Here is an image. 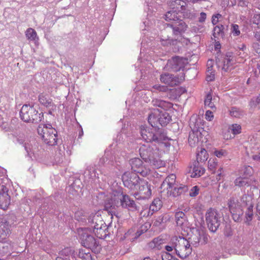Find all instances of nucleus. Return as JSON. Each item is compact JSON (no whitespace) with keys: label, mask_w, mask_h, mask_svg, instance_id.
I'll return each mask as SVG.
<instances>
[{"label":"nucleus","mask_w":260,"mask_h":260,"mask_svg":"<svg viewBox=\"0 0 260 260\" xmlns=\"http://www.w3.org/2000/svg\"><path fill=\"white\" fill-rule=\"evenodd\" d=\"M152 103L153 106L161 108L164 111H160L158 109H153L148 117L149 123L152 127L156 128H159V125H167L171 121V117L166 111L172 108L173 104L170 102L157 99H153Z\"/></svg>","instance_id":"nucleus-1"},{"label":"nucleus","mask_w":260,"mask_h":260,"mask_svg":"<svg viewBox=\"0 0 260 260\" xmlns=\"http://www.w3.org/2000/svg\"><path fill=\"white\" fill-rule=\"evenodd\" d=\"M139 153L141 158L154 168H159L163 166L164 163L159 158L156 147H152L150 144L143 145L139 148Z\"/></svg>","instance_id":"nucleus-2"},{"label":"nucleus","mask_w":260,"mask_h":260,"mask_svg":"<svg viewBox=\"0 0 260 260\" xmlns=\"http://www.w3.org/2000/svg\"><path fill=\"white\" fill-rule=\"evenodd\" d=\"M139 153L141 158L154 168H159L163 166L164 163L159 158L156 147H152L150 144L143 145L139 148Z\"/></svg>","instance_id":"nucleus-3"},{"label":"nucleus","mask_w":260,"mask_h":260,"mask_svg":"<svg viewBox=\"0 0 260 260\" xmlns=\"http://www.w3.org/2000/svg\"><path fill=\"white\" fill-rule=\"evenodd\" d=\"M173 6H176L172 8V10L169 11L165 14V19L167 21H173L174 22L182 21L181 19L182 14L183 13L184 17L192 19L194 17V14L190 12L185 13V7L184 4L185 3L181 0H176L174 2Z\"/></svg>","instance_id":"nucleus-4"},{"label":"nucleus","mask_w":260,"mask_h":260,"mask_svg":"<svg viewBox=\"0 0 260 260\" xmlns=\"http://www.w3.org/2000/svg\"><path fill=\"white\" fill-rule=\"evenodd\" d=\"M140 133L142 139L147 142H156L160 143L168 139L164 129L156 127L150 128L142 126L140 129Z\"/></svg>","instance_id":"nucleus-5"},{"label":"nucleus","mask_w":260,"mask_h":260,"mask_svg":"<svg viewBox=\"0 0 260 260\" xmlns=\"http://www.w3.org/2000/svg\"><path fill=\"white\" fill-rule=\"evenodd\" d=\"M21 119L25 122L37 124L44 118L42 112H39L33 106L24 105L20 111Z\"/></svg>","instance_id":"nucleus-6"},{"label":"nucleus","mask_w":260,"mask_h":260,"mask_svg":"<svg viewBox=\"0 0 260 260\" xmlns=\"http://www.w3.org/2000/svg\"><path fill=\"white\" fill-rule=\"evenodd\" d=\"M37 131L46 144L54 146L57 144V133L51 125L47 126L45 124H40L38 127Z\"/></svg>","instance_id":"nucleus-7"},{"label":"nucleus","mask_w":260,"mask_h":260,"mask_svg":"<svg viewBox=\"0 0 260 260\" xmlns=\"http://www.w3.org/2000/svg\"><path fill=\"white\" fill-rule=\"evenodd\" d=\"M88 231L89 229L84 228L79 231L81 243L84 247L91 249L95 253H98L100 251L101 246L99 245L98 240L89 234Z\"/></svg>","instance_id":"nucleus-8"},{"label":"nucleus","mask_w":260,"mask_h":260,"mask_svg":"<svg viewBox=\"0 0 260 260\" xmlns=\"http://www.w3.org/2000/svg\"><path fill=\"white\" fill-rule=\"evenodd\" d=\"M205 216L209 230L215 232L220 224L222 214L216 210L210 208L207 211Z\"/></svg>","instance_id":"nucleus-9"},{"label":"nucleus","mask_w":260,"mask_h":260,"mask_svg":"<svg viewBox=\"0 0 260 260\" xmlns=\"http://www.w3.org/2000/svg\"><path fill=\"white\" fill-rule=\"evenodd\" d=\"M175 242V253L179 257L183 259L191 254L192 248L186 239L181 236H176Z\"/></svg>","instance_id":"nucleus-10"},{"label":"nucleus","mask_w":260,"mask_h":260,"mask_svg":"<svg viewBox=\"0 0 260 260\" xmlns=\"http://www.w3.org/2000/svg\"><path fill=\"white\" fill-rule=\"evenodd\" d=\"M16 141L24 147L26 155L32 160L39 158V149L34 141L31 142L30 141H26L20 137L17 138Z\"/></svg>","instance_id":"nucleus-11"},{"label":"nucleus","mask_w":260,"mask_h":260,"mask_svg":"<svg viewBox=\"0 0 260 260\" xmlns=\"http://www.w3.org/2000/svg\"><path fill=\"white\" fill-rule=\"evenodd\" d=\"M118 198L117 191H114L110 198H107L104 203V210L107 211L109 215H111V218H113V216L118 217L116 212V208L119 207V200Z\"/></svg>","instance_id":"nucleus-12"},{"label":"nucleus","mask_w":260,"mask_h":260,"mask_svg":"<svg viewBox=\"0 0 260 260\" xmlns=\"http://www.w3.org/2000/svg\"><path fill=\"white\" fill-rule=\"evenodd\" d=\"M235 60L234 57L230 55L218 57L216 59V64L218 68H221L222 72H228L231 71L234 68Z\"/></svg>","instance_id":"nucleus-13"},{"label":"nucleus","mask_w":260,"mask_h":260,"mask_svg":"<svg viewBox=\"0 0 260 260\" xmlns=\"http://www.w3.org/2000/svg\"><path fill=\"white\" fill-rule=\"evenodd\" d=\"M122 179L125 187L128 188L131 190L136 188V186L141 180L136 173L125 172L122 176Z\"/></svg>","instance_id":"nucleus-14"},{"label":"nucleus","mask_w":260,"mask_h":260,"mask_svg":"<svg viewBox=\"0 0 260 260\" xmlns=\"http://www.w3.org/2000/svg\"><path fill=\"white\" fill-rule=\"evenodd\" d=\"M132 170L135 173H139L143 177L146 176L150 172V169L143 165L142 161L137 157L132 158L129 161Z\"/></svg>","instance_id":"nucleus-15"},{"label":"nucleus","mask_w":260,"mask_h":260,"mask_svg":"<svg viewBox=\"0 0 260 260\" xmlns=\"http://www.w3.org/2000/svg\"><path fill=\"white\" fill-rule=\"evenodd\" d=\"M138 185L139 186V190L134 194V196L137 199H146L151 196V190L150 185L148 184L147 181L142 179L139 181Z\"/></svg>","instance_id":"nucleus-16"},{"label":"nucleus","mask_w":260,"mask_h":260,"mask_svg":"<svg viewBox=\"0 0 260 260\" xmlns=\"http://www.w3.org/2000/svg\"><path fill=\"white\" fill-rule=\"evenodd\" d=\"M184 80V77L183 76L179 77L168 73L162 74L160 76L161 82L171 87L178 85L181 84Z\"/></svg>","instance_id":"nucleus-17"},{"label":"nucleus","mask_w":260,"mask_h":260,"mask_svg":"<svg viewBox=\"0 0 260 260\" xmlns=\"http://www.w3.org/2000/svg\"><path fill=\"white\" fill-rule=\"evenodd\" d=\"M118 192V199L119 206L123 208H126L130 210H137V206L134 201L131 200L128 195L123 194L122 192L119 191Z\"/></svg>","instance_id":"nucleus-18"},{"label":"nucleus","mask_w":260,"mask_h":260,"mask_svg":"<svg viewBox=\"0 0 260 260\" xmlns=\"http://www.w3.org/2000/svg\"><path fill=\"white\" fill-rule=\"evenodd\" d=\"M190 234H188L189 237L187 239V241L189 242V244L190 245H192L195 247L197 246L199 243L201 242L202 238L204 239L203 243H205L206 242L205 239L207 238L205 237L203 232L200 230L196 228H193L190 230Z\"/></svg>","instance_id":"nucleus-19"},{"label":"nucleus","mask_w":260,"mask_h":260,"mask_svg":"<svg viewBox=\"0 0 260 260\" xmlns=\"http://www.w3.org/2000/svg\"><path fill=\"white\" fill-rule=\"evenodd\" d=\"M176 175L174 174H170L166 178L160 187L161 196H164L167 193L168 190L173 189V187L176 185Z\"/></svg>","instance_id":"nucleus-20"},{"label":"nucleus","mask_w":260,"mask_h":260,"mask_svg":"<svg viewBox=\"0 0 260 260\" xmlns=\"http://www.w3.org/2000/svg\"><path fill=\"white\" fill-rule=\"evenodd\" d=\"M86 224L89 225L88 227L86 228L87 229L92 228L93 226H102L105 224V222L101 216V212L99 211L95 213L91 214L87 218Z\"/></svg>","instance_id":"nucleus-21"},{"label":"nucleus","mask_w":260,"mask_h":260,"mask_svg":"<svg viewBox=\"0 0 260 260\" xmlns=\"http://www.w3.org/2000/svg\"><path fill=\"white\" fill-rule=\"evenodd\" d=\"M166 68L172 72H178L184 68V63L181 58L175 56L168 60Z\"/></svg>","instance_id":"nucleus-22"},{"label":"nucleus","mask_w":260,"mask_h":260,"mask_svg":"<svg viewBox=\"0 0 260 260\" xmlns=\"http://www.w3.org/2000/svg\"><path fill=\"white\" fill-rule=\"evenodd\" d=\"M167 26L166 27L162 33H165L167 31V29L169 27L172 29L173 33L175 36L181 35L187 28L186 24L183 21H179L178 22H174L173 24H167Z\"/></svg>","instance_id":"nucleus-23"},{"label":"nucleus","mask_w":260,"mask_h":260,"mask_svg":"<svg viewBox=\"0 0 260 260\" xmlns=\"http://www.w3.org/2000/svg\"><path fill=\"white\" fill-rule=\"evenodd\" d=\"M111 224H109L107 227V225L105 223L102 226H93L92 228H90L89 231L90 232H93L97 238L99 239H105L108 236Z\"/></svg>","instance_id":"nucleus-24"},{"label":"nucleus","mask_w":260,"mask_h":260,"mask_svg":"<svg viewBox=\"0 0 260 260\" xmlns=\"http://www.w3.org/2000/svg\"><path fill=\"white\" fill-rule=\"evenodd\" d=\"M8 188L2 185L0 189V208L6 210L10 204V197L8 194Z\"/></svg>","instance_id":"nucleus-25"},{"label":"nucleus","mask_w":260,"mask_h":260,"mask_svg":"<svg viewBox=\"0 0 260 260\" xmlns=\"http://www.w3.org/2000/svg\"><path fill=\"white\" fill-rule=\"evenodd\" d=\"M188 190V187L187 185L184 184H180L179 186L175 185L173 189L168 190L167 193L164 196L176 198L185 194Z\"/></svg>","instance_id":"nucleus-26"},{"label":"nucleus","mask_w":260,"mask_h":260,"mask_svg":"<svg viewBox=\"0 0 260 260\" xmlns=\"http://www.w3.org/2000/svg\"><path fill=\"white\" fill-rule=\"evenodd\" d=\"M11 225L6 218L0 220V238L4 239L11 233Z\"/></svg>","instance_id":"nucleus-27"},{"label":"nucleus","mask_w":260,"mask_h":260,"mask_svg":"<svg viewBox=\"0 0 260 260\" xmlns=\"http://www.w3.org/2000/svg\"><path fill=\"white\" fill-rule=\"evenodd\" d=\"M228 205L231 213H235V212L242 210V205L236 197H231L228 200Z\"/></svg>","instance_id":"nucleus-28"},{"label":"nucleus","mask_w":260,"mask_h":260,"mask_svg":"<svg viewBox=\"0 0 260 260\" xmlns=\"http://www.w3.org/2000/svg\"><path fill=\"white\" fill-rule=\"evenodd\" d=\"M175 218L176 224L178 226L183 229L187 225L188 220L184 212L182 211L177 212L175 213Z\"/></svg>","instance_id":"nucleus-29"},{"label":"nucleus","mask_w":260,"mask_h":260,"mask_svg":"<svg viewBox=\"0 0 260 260\" xmlns=\"http://www.w3.org/2000/svg\"><path fill=\"white\" fill-rule=\"evenodd\" d=\"M192 169L191 177H199L202 176L205 172V169L200 165V162L194 161L193 163Z\"/></svg>","instance_id":"nucleus-30"},{"label":"nucleus","mask_w":260,"mask_h":260,"mask_svg":"<svg viewBox=\"0 0 260 260\" xmlns=\"http://www.w3.org/2000/svg\"><path fill=\"white\" fill-rule=\"evenodd\" d=\"M13 244L12 242L7 240L6 238L4 239L0 238V251L3 253H7L12 250Z\"/></svg>","instance_id":"nucleus-31"},{"label":"nucleus","mask_w":260,"mask_h":260,"mask_svg":"<svg viewBox=\"0 0 260 260\" xmlns=\"http://www.w3.org/2000/svg\"><path fill=\"white\" fill-rule=\"evenodd\" d=\"M39 101L42 105L44 106L50 108L51 110H54L56 106L52 102V100L50 99L48 95L41 94L39 96Z\"/></svg>","instance_id":"nucleus-32"},{"label":"nucleus","mask_w":260,"mask_h":260,"mask_svg":"<svg viewBox=\"0 0 260 260\" xmlns=\"http://www.w3.org/2000/svg\"><path fill=\"white\" fill-rule=\"evenodd\" d=\"M224 26L222 24L216 25L213 29V36L214 41L223 39L224 36Z\"/></svg>","instance_id":"nucleus-33"},{"label":"nucleus","mask_w":260,"mask_h":260,"mask_svg":"<svg viewBox=\"0 0 260 260\" xmlns=\"http://www.w3.org/2000/svg\"><path fill=\"white\" fill-rule=\"evenodd\" d=\"M201 133L198 131H193L189 133L188 137V143L191 147L196 146L199 142V135Z\"/></svg>","instance_id":"nucleus-34"},{"label":"nucleus","mask_w":260,"mask_h":260,"mask_svg":"<svg viewBox=\"0 0 260 260\" xmlns=\"http://www.w3.org/2000/svg\"><path fill=\"white\" fill-rule=\"evenodd\" d=\"M234 183L236 186L241 187L250 186V181L248 178L239 177L235 179L234 181Z\"/></svg>","instance_id":"nucleus-35"},{"label":"nucleus","mask_w":260,"mask_h":260,"mask_svg":"<svg viewBox=\"0 0 260 260\" xmlns=\"http://www.w3.org/2000/svg\"><path fill=\"white\" fill-rule=\"evenodd\" d=\"M164 240L159 237L154 238L148 244V247L151 249H160L161 245L163 243Z\"/></svg>","instance_id":"nucleus-36"},{"label":"nucleus","mask_w":260,"mask_h":260,"mask_svg":"<svg viewBox=\"0 0 260 260\" xmlns=\"http://www.w3.org/2000/svg\"><path fill=\"white\" fill-rule=\"evenodd\" d=\"M249 106L251 109H260V94L252 98L249 103Z\"/></svg>","instance_id":"nucleus-37"},{"label":"nucleus","mask_w":260,"mask_h":260,"mask_svg":"<svg viewBox=\"0 0 260 260\" xmlns=\"http://www.w3.org/2000/svg\"><path fill=\"white\" fill-rule=\"evenodd\" d=\"M208 157L207 151L204 148H201L200 151L197 154V160L200 162L206 161Z\"/></svg>","instance_id":"nucleus-38"},{"label":"nucleus","mask_w":260,"mask_h":260,"mask_svg":"<svg viewBox=\"0 0 260 260\" xmlns=\"http://www.w3.org/2000/svg\"><path fill=\"white\" fill-rule=\"evenodd\" d=\"M230 113L232 116L239 118L243 117L245 115L243 110L235 107H232L231 109Z\"/></svg>","instance_id":"nucleus-39"},{"label":"nucleus","mask_w":260,"mask_h":260,"mask_svg":"<svg viewBox=\"0 0 260 260\" xmlns=\"http://www.w3.org/2000/svg\"><path fill=\"white\" fill-rule=\"evenodd\" d=\"M241 205L245 206H253L252 198L249 194H244L241 198Z\"/></svg>","instance_id":"nucleus-40"},{"label":"nucleus","mask_w":260,"mask_h":260,"mask_svg":"<svg viewBox=\"0 0 260 260\" xmlns=\"http://www.w3.org/2000/svg\"><path fill=\"white\" fill-rule=\"evenodd\" d=\"M78 256L82 260H92L91 253L89 249H81L79 251Z\"/></svg>","instance_id":"nucleus-41"},{"label":"nucleus","mask_w":260,"mask_h":260,"mask_svg":"<svg viewBox=\"0 0 260 260\" xmlns=\"http://www.w3.org/2000/svg\"><path fill=\"white\" fill-rule=\"evenodd\" d=\"M162 206V202L159 199H155L150 205L149 210L155 212L159 210Z\"/></svg>","instance_id":"nucleus-42"},{"label":"nucleus","mask_w":260,"mask_h":260,"mask_svg":"<svg viewBox=\"0 0 260 260\" xmlns=\"http://www.w3.org/2000/svg\"><path fill=\"white\" fill-rule=\"evenodd\" d=\"M25 35L27 38L30 41H35L36 40H38L36 31L31 28H29L26 30Z\"/></svg>","instance_id":"nucleus-43"},{"label":"nucleus","mask_w":260,"mask_h":260,"mask_svg":"<svg viewBox=\"0 0 260 260\" xmlns=\"http://www.w3.org/2000/svg\"><path fill=\"white\" fill-rule=\"evenodd\" d=\"M85 176H88L89 178L94 180L96 178H98V174L93 167H89L84 173Z\"/></svg>","instance_id":"nucleus-44"},{"label":"nucleus","mask_w":260,"mask_h":260,"mask_svg":"<svg viewBox=\"0 0 260 260\" xmlns=\"http://www.w3.org/2000/svg\"><path fill=\"white\" fill-rule=\"evenodd\" d=\"M175 240H176V236H174V237H172L169 244L165 246V249L168 252H172L173 250H174V251L175 252V249H176Z\"/></svg>","instance_id":"nucleus-45"},{"label":"nucleus","mask_w":260,"mask_h":260,"mask_svg":"<svg viewBox=\"0 0 260 260\" xmlns=\"http://www.w3.org/2000/svg\"><path fill=\"white\" fill-rule=\"evenodd\" d=\"M208 169L211 172V173H215V170L217 168L218 164L216 159L215 158H210L208 161Z\"/></svg>","instance_id":"nucleus-46"},{"label":"nucleus","mask_w":260,"mask_h":260,"mask_svg":"<svg viewBox=\"0 0 260 260\" xmlns=\"http://www.w3.org/2000/svg\"><path fill=\"white\" fill-rule=\"evenodd\" d=\"M75 218L83 224H86L87 218L85 215H83L82 211L76 212L75 214Z\"/></svg>","instance_id":"nucleus-47"},{"label":"nucleus","mask_w":260,"mask_h":260,"mask_svg":"<svg viewBox=\"0 0 260 260\" xmlns=\"http://www.w3.org/2000/svg\"><path fill=\"white\" fill-rule=\"evenodd\" d=\"M212 96L210 93H209L207 94L206 98L205 99V105L206 106H208L212 109H215V106L212 102Z\"/></svg>","instance_id":"nucleus-48"},{"label":"nucleus","mask_w":260,"mask_h":260,"mask_svg":"<svg viewBox=\"0 0 260 260\" xmlns=\"http://www.w3.org/2000/svg\"><path fill=\"white\" fill-rule=\"evenodd\" d=\"M253 206H248L245 212L246 222H249L251 221L253 217Z\"/></svg>","instance_id":"nucleus-49"},{"label":"nucleus","mask_w":260,"mask_h":260,"mask_svg":"<svg viewBox=\"0 0 260 260\" xmlns=\"http://www.w3.org/2000/svg\"><path fill=\"white\" fill-rule=\"evenodd\" d=\"M229 129L234 135L239 134L241 132V126L238 124H233L230 125Z\"/></svg>","instance_id":"nucleus-50"},{"label":"nucleus","mask_w":260,"mask_h":260,"mask_svg":"<svg viewBox=\"0 0 260 260\" xmlns=\"http://www.w3.org/2000/svg\"><path fill=\"white\" fill-rule=\"evenodd\" d=\"M151 226L149 222H146L142 225L139 230L137 231V234L138 236L141 235L144 233L146 232Z\"/></svg>","instance_id":"nucleus-51"},{"label":"nucleus","mask_w":260,"mask_h":260,"mask_svg":"<svg viewBox=\"0 0 260 260\" xmlns=\"http://www.w3.org/2000/svg\"><path fill=\"white\" fill-rule=\"evenodd\" d=\"M242 173L244 177L248 178V176L252 175L253 169L250 166H245L243 170Z\"/></svg>","instance_id":"nucleus-52"},{"label":"nucleus","mask_w":260,"mask_h":260,"mask_svg":"<svg viewBox=\"0 0 260 260\" xmlns=\"http://www.w3.org/2000/svg\"><path fill=\"white\" fill-rule=\"evenodd\" d=\"M166 221V218H165L164 215H160L157 217L154 221V225L155 226H159L161 223Z\"/></svg>","instance_id":"nucleus-53"},{"label":"nucleus","mask_w":260,"mask_h":260,"mask_svg":"<svg viewBox=\"0 0 260 260\" xmlns=\"http://www.w3.org/2000/svg\"><path fill=\"white\" fill-rule=\"evenodd\" d=\"M214 78V74L212 71V70L210 69V67L207 68L206 80L208 82H210L213 81Z\"/></svg>","instance_id":"nucleus-54"},{"label":"nucleus","mask_w":260,"mask_h":260,"mask_svg":"<svg viewBox=\"0 0 260 260\" xmlns=\"http://www.w3.org/2000/svg\"><path fill=\"white\" fill-rule=\"evenodd\" d=\"M231 32L235 36H238L240 34L239 25L236 24L232 25Z\"/></svg>","instance_id":"nucleus-55"},{"label":"nucleus","mask_w":260,"mask_h":260,"mask_svg":"<svg viewBox=\"0 0 260 260\" xmlns=\"http://www.w3.org/2000/svg\"><path fill=\"white\" fill-rule=\"evenodd\" d=\"M233 215V219L235 221H239L241 219V216L243 214L242 210L235 212V213H231Z\"/></svg>","instance_id":"nucleus-56"},{"label":"nucleus","mask_w":260,"mask_h":260,"mask_svg":"<svg viewBox=\"0 0 260 260\" xmlns=\"http://www.w3.org/2000/svg\"><path fill=\"white\" fill-rule=\"evenodd\" d=\"M162 260H178V259L173 256L172 254L166 252L162 255Z\"/></svg>","instance_id":"nucleus-57"},{"label":"nucleus","mask_w":260,"mask_h":260,"mask_svg":"<svg viewBox=\"0 0 260 260\" xmlns=\"http://www.w3.org/2000/svg\"><path fill=\"white\" fill-rule=\"evenodd\" d=\"M199 188L197 186H194L190 190L189 196L191 197H194L199 194Z\"/></svg>","instance_id":"nucleus-58"},{"label":"nucleus","mask_w":260,"mask_h":260,"mask_svg":"<svg viewBox=\"0 0 260 260\" xmlns=\"http://www.w3.org/2000/svg\"><path fill=\"white\" fill-rule=\"evenodd\" d=\"M152 88L156 90L161 92H167L168 90V88L167 86L160 85H154Z\"/></svg>","instance_id":"nucleus-59"},{"label":"nucleus","mask_w":260,"mask_h":260,"mask_svg":"<svg viewBox=\"0 0 260 260\" xmlns=\"http://www.w3.org/2000/svg\"><path fill=\"white\" fill-rule=\"evenodd\" d=\"M160 41L163 46H168V45H170L171 43V40L168 36L164 37V38H161Z\"/></svg>","instance_id":"nucleus-60"},{"label":"nucleus","mask_w":260,"mask_h":260,"mask_svg":"<svg viewBox=\"0 0 260 260\" xmlns=\"http://www.w3.org/2000/svg\"><path fill=\"white\" fill-rule=\"evenodd\" d=\"M252 21L253 23L256 24L258 27H260V14L254 15L252 18Z\"/></svg>","instance_id":"nucleus-61"},{"label":"nucleus","mask_w":260,"mask_h":260,"mask_svg":"<svg viewBox=\"0 0 260 260\" xmlns=\"http://www.w3.org/2000/svg\"><path fill=\"white\" fill-rule=\"evenodd\" d=\"M205 116L206 119L208 121H211L213 119V117H214L212 112H211L209 110H207L206 112Z\"/></svg>","instance_id":"nucleus-62"},{"label":"nucleus","mask_w":260,"mask_h":260,"mask_svg":"<svg viewBox=\"0 0 260 260\" xmlns=\"http://www.w3.org/2000/svg\"><path fill=\"white\" fill-rule=\"evenodd\" d=\"M206 14L204 12H201L200 13V16L198 18V21L200 23H203L205 21L206 19Z\"/></svg>","instance_id":"nucleus-63"},{"label":"nucleus","mask_w":260,"mask_h":260,"mask_svg":"<svg viewBox=\"0 0 260 260\" xmlns=\"http://www.w3.org/2000/svg\"><path fill=\"white\" fill-rule=\"evenodd\" d=\"M221 15L220 14L214 15L212 18V23L213 25H215L218 22V18L221 17Z\"/></svg>","instance_id":"nucleus-64"}]
</instances>
